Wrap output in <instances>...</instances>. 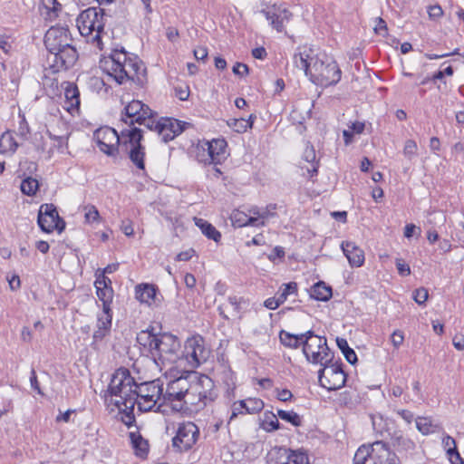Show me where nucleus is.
Here are the masks:
<instances>
[{
    "mask_svg": "<svg viewBox=\"0 0 464 464\" xmlns=\"http://www.w3.org/2000/svg\"><path fill=\"white\" fill-rule=\"evenodd\" d=\"M140 125L145 126L148 130H153L157 133L159 121L155 119V113L152 111L150 115H144V120L137 122Z\"/></svg>",
    "mask_w": 464,
    "mask_h": 464,
    "instance_id": "52",
    "label": "nucleus"
},
{
    "mask_svg": "<svg viewBox=\"0 0 464 464\" xmlns=\"http://www.w3.org/2000/svg\"><path fill=\"white\" fill-rule=\"evenodd\" d=\"M29 133H30L29 125H28L25 118L23 116V118L19 121L18 135L21 136L23 139L26 140Z\"/></svg>",
    "mask_w": 464,
    "mask_h": 464,
    "instance_id": "60",
    "label": "nucleus"
},
{
    "mask_svg": "<svg viewBox=\"0 0 464 464\" xmlns=\"http://www.w3.org/2000/svg\"><path fill=\"white\" fill-rule=\"evenodd\" d=\"M44 6L48 10V15L56 18L62 11V5L57 0H42Z\"/></svg>",
    "mask_w": 464,
    "mask_h": 464,
    "instance_id": "48",
    "label": "nucleus"
},
{
    "mask_svg": "<svg viewBox=\"0 0 464 464\" xmlns=\"http://www.w3.org/2000/svg\"><path fill=\"white\" fill-rule=\"evenodd\" d=\"M39 188V183L37 179L33 178H26L21 183V191L27 195L33 196L36 193Z\"/></svg>",
    "mask_w": 464,
    "mask_h": 464,
    "instance_id": "45",
    "label": "nucleus"
},
{
    "mask_svg": "<svg viewBox=\"0 0 464 464\" xmlns=\"http://www.w3.org/2000/svg\"><path fill=\"white\" fill-rule=\"evenodd\" d=\"M398 457L382 440L361 446L353 457V464H398Z\"/></svg>",
    "mask_w": 464,
    "mask_h": 464,
    "instance_id": "6",
    "label": "nucleus"
},
{
    "mask_svg": "<svg viewBox=\"0 0 464 464\" xmlns=\"http://www.w3.org/2000/svg\"><path fill=\"white\" fill-rule=\"evenodd\" d=\"M78 59V53L72 44L59 49V51H51L47 56V63L53 72L62 70H68L72 67Z\"/></svg>",
    "mask_w": 464,
    "mask_h": 464,
    "instance_id": "17",
    "label": "nucleus"
},
{
    "mask_svg": "<svg viewBox=\"0 0 464 464\" xmlns=\"http://www.w3.org/2000/svg\"><path fill=\"white\" fill-rule=\"evenodd\" d=\"M404 341V334L400 330H395L391 335V342L395 349H398Z\"/></svg>",
    "mask_w": 464,
    "mask_h": 464,
    "instance_id": "58",
    "label": "nucleus"
},
{
    "mask_svg": "<svg viewBox=\"0 0 464 464\" xmlns=\"http://www.w3.org/2000/svg\"><path fill=\"white\" fill-rule=\"evenodd\" d=\"M392 445L399 451L409 452L414 450L415 443L409 438L401 433H395L392 437Z\"/></svg>",
    "mask_w": 464,
    "mask_h": 464,
    "instance_id": "35",
    "label": "nucleus"
},
{
    "mask_svg": "<svg viewBox=\"0 0 464 464\" xmlns=\"http://www.w3.org/2000/svg\"><path fill=\"white\" fill-rule=\"evenodd\" d=\"M160 334H155L149 330L140 331L137 334V343L143 346L152 355V352L154 351V343H158Z\"/></svg>",
    "mask_w": 464,
    "mask_h": 464,
    "instance_id": "31",
    "label": "nucleus"
},
{
    "mask_svg": "<svg viewBox=\"0 0 464 464\" xmlns=\"http://www.w3.org/2000/svg\"><path fill=\"white\" fill-rule=\"evenodd\" d=\"M163 385L164 382L161 379L138 383L136 405L140 411H150L155 407L157 410L160 409L164 403Z\"/></svg>",
    "mask_w": 464,
    "mask_h": 464,
    "instance_id": "7",
    "label": "nucleus"
},
{
    "mask_svg": "<svg viewBox=\"0 0 464 464\" xmlns=\"http://www.w3.org/2000/svg\"><path fill=\"white\" fill-rule=\"evenodd\" d=\"M133 448L139 451L137 454L142 456L148 452V442L140 434L131 432L130 434Z\"/></svg>",
    "mask_w": 464,
    "mask_h": 464,
    "instance_id": "42",
    "label": "nucleus"
},
{
    "mask_svg": "<svg viewBox=\"0 0 464 464\" xmlns=\"http://www.w3.org/2000/svg\"><path fill=\"white\" fill-rule=\"evenodd\" d=\"M182 353L181 362L187 361L191 368H196L208 360L209 350L206 348L204 339L197 335L186 341Z\"/></svg>",
    "mask_w": 464,
    "mask_h": 464,
    "instance_id": "15",
    "label": "nucleus"
},
{
    "mask_svg": "<svg viewBox=\"0 0 464 464\" xmlns=\"http://www.w3.org/2000/svg\"><path fill=\"white\" fill-rule=\"evenodd\" d=\"M254 119H256V116L251 114L248 120H246L244 118L234 119L230 122H228V125L231 128H233L234 130H236L237 132L242 133L246 131L248 129L252 128Z\"/></svg>",
    "mask_w": 464,
    "mask_h": 464,
    "instance_id": "40",
    "label": "nucleus"
},
{
    "mask_svg": "<svg viewBox=\"0 0 464 464\" xmlns=\"http://www.w3.org/2000/svg\"><path fill=\"white\" fill-rule=\"evenodd\" d=\"M72 44V38L68 28L63 26H52L45 34L44 45L48 52Z\"/></svg>",
    "mask_w": 464,
    "mask_h": 464,
    "instance_id": "19",
    "label": "nucleus"
},
{
    "mask_svg": "<svg viewBox=\"0 0 464 464\" xmlns=\"http://www.w3.org/2000/svg\"><path fill=\"white\" fill-rule=\"evenodd\" d=\"M220 380L226 386V392L227 396H233L236 389V376L229 367L223 366V370L220 372Z\"/></svg>",
    "mask_w": 464,
    "mask_h": 464,
    "instance_id": "32",
    "label": "nucleus"
},
{
    "mask_svg": "<svg viewBox=\"0 0 464 464\" xmlns=\"http://www.w3.org/2000/svg\"><path fill=\"white\" fill-rule=\"evenodd\" d=\"M37 222L40 228L46 233H51L54 229L61 233L65 228V222L61 218L44 217L38 215Z\"/></svg>",
    "mask_w": 464,
    "mask_h": 464,
    "instance_id": "27",
    "label": "nucleus"
},
{
    "mask_svg": "<svg viewBox=\"0 0 464 464\" xmlns=\"http://www.w3.org/2000/svg\"><path fill=\"white\" fill-rule=\"evenodd\" d=\"M304 160L311 164V168L307 167V172L313 177L317 173L318 162L316 161V154L313 146L307 145L303 154Z\"/></svg>",
    "mask_w": 464,
    "mask_h": 464,
    "instance_id": "38",
    "label": "nucleus"
},
{
    "mask_svg": "<svg viewBox=\"0 0 464 464\" xmlns=\"http://www.w3.org/2000/svg\"><path fill=\"white\" fill-rule=\"evenodd\" d=\"M200 437L199 428L192 421L178 424L175 436L172 438V448L177 452L191 450Z\"/></svg>",
    "mask_w": 464,
    "mask_h": 464,
    "instance_id": "13",
    "label": "nucleus"
},
{
    "mask_svg": "<svg viewBox=\"0 0 464 464\" xmlns=\"http://www.w3.org/2000/svg\"><path fill=\"white\" fill-rule=\"evenodd\" d=\"M190 388L186 399V404L202 408L215 401L218 396L215 384L208 375H198L196 372H188Z\"/></svg>",
    "mask_w": 464,
    "mask_h": 464,
    "instance_id": "3",
    "label": "nucleus"
},
{
    "mask_svg": "<svg viewBox=\"0 0 464 464\" xmlns=\"http://www.w3.org/2000/svg\"><path fill=\"white\" fill-rule=\"evenodd\" d=\"M96 295L99 300L102 303V307L109 309L113 299V289L112 288H101V286L95 287Z\"/></svg>",
    "mask_w": 464,
    "mask_h": 464,
    "instance_id": "41",
    "label": "nucleus"
},
{
    "mask_svg": "<svg viewBox=\"0 0 464 464\" xmlns=\"http://www.w3.org/2000/svg\"><path fill=\"white\" fill-rule=\"evenodd\" d=\"M195 225L201 230V232L208 238L215 242H218L221 238V234L216 227L207 220L199 218H194Z\"/></svg>",
    "mask_w": 464,
    "mask_h": 464,
    "instance_id": "30",
    "label": "nucleus"
},
{
    "mask_svg": "<svg viewBox=\"0 0 464 464\" xmlns=\"http://www.w3.org/2000/svg\"><path fill=\"white\" fill-rule=\"evenodd\" d=\"M143 136L141 130L136 127L122 130V139L125 140L121 144V149L129 154L131 162L141 170L145 169V149L140 141Z\"/></svg>",
    "mask_w": 464,
    "mask_h": 464,
    "instance_id": "9",
    "label": "nucleus"
},
{
    "mask_svg": "<svg viewBox=\"0 0 464 464\" xmlns=\"http://www.w3.org/2000/svg\"><path fill=\"white\" fill-rule=\"evenodd\" d=\"M227 146L224 139L204 141L197 147V160L204 164H220L227 158Z\"/></svg>",
    "mask_w": 464,
    "mask_h": 464,
    "instance_id": "12",
    "label": "nucleus"
},
{
    "mask_svg": "<svg viewBox=\"0 0 464 464\" xmlns=\"http://www.w3.org/2000/svg\"><path fill=\"white\" fill-rule=\"evenodd\" d=\"M94 285L95 287L101 286V288H112L111 280L102 273L97 275Z\"/></svg>",
    "mask_w": 464,
    "mask_h": 464,
    "instance_id": "57",
    "label": "nucleus"
},
{
    "mask_svg": "<svg viewBox=\"0 0 464 464\" xmlns=\"http://www.w3.org/2000/svg\"><path fill=\"white\" fill-rule=\"evenodd\" d=\"M190 377L188 372L167 382L165 391L163 390V402H184L188 398V392L190 388Z\"/></svg>",
    "mask_w": 464,
    "mask_h": 464,
    "instance_id": "16",
    "label": "nucleus"
},
{
    "mask_svg": "<svg viewBox=\"0 0 464 464\" xmlns=\"http://www.w3.org/2000/svg\"><path fill=\"white\" fill-rule=\"evenodd\" d=\"M175 95L180 101H187L189 96V88L187 85H178L175 87Z\"/></svg>",
    "mask_w": 464,
    "mask_h": 464,
    "instance_id": "59",
    "label": "nucleus"
},
{
    "mask_svg": "<svg viewBox=\"0 0 464 464\" xmlns=\"http://www.w3.org/2000/svg\"><path fill=\"white\" fill-rule=\"evenodd\" d=\"M417 430L423 435L434 433L440 430V425L433 423L429 417H418L415 419Z\"/></svg>",
    "mask_w": 464,
    "mask_h": 464,
    "instance_id": "34",
    "label": "nucleus"
},
{
    "mask_svg": "<svg viewBox=\"0 0 464 464\" xmlns=\"http://www.w3.org/2000/svg\"><path fill=\"white\" fill-rule=\"evenodd\" d=\"M18 147L17 142L10 132H5L0 137V153H14Z\"/></svg>",
    "mask_w": 464,
    "mask_h": 464,
    "instance_id": "37",
    "label": "nucleus"
},
{
    "mask_svg": "<svg viewBox=\"0 0 464 464\" xmlns=\"http://www.w3.org/2000/svg\"><path fill=\"white\" fill-rule=\"evenodd\" d=\"M158 126L157 134L164 142L173 140L183 130L179 121L172 119H162L159 121Z\"/></svg>",
    "mask_w": 464,
    "mask_h": 464,
    "instance_id": "24",
    "label": "nucleus"
},
{
    "mask_svg": "<svg viewBox=\"0 0 464 464\" xmlns=\"http://www.w3.org/2000/svg\"><path fill=\"white\" fill-rule=\"evenodd\" d=\"M94 139L99 149L111 157H116L119 154V150L126 140L122 139V131L119 135L114 129L108 126L96 130Z\"/></svg>",
    "mask_w": 464,
    "mask_h": 464,
    "instance_id": "14",
    "label": "nucleus"
},
{
    "mask_svg": "<svg viewBox=\"0 0 464 464\" xmlns=\"http://www.w3.org/2000/svg\"><path fill=\"white\" fill-rule=\"evenodd\" d=\"M232 71L236 75L244 76L248 74V66L242 63H236Z\"/></svg>",
    "mask_w": 464,
    "mask_h": 464,
    "instance_id": "63",
    "label": "nucleus"
},
{
    "mask_svg": "<svg viewBox=\"0 0 464 464\" xmlns=\"http://www.w3.org/2000/svg\"><path fill=\"white\" fill-rule=\"evenodd\" d=\"M261 13L270 22L271 26L277 32H283L285 24L292 17L291 12L284 5H273Z\"/></svg>",
    "mask_w": 464,
    "mask_h": 464,
    "instance_id": "20",
    "label": "nucleus"
},
{
    "mask_svg": "<svg viewBox=\"0 0 464 464\" xmlns=\"http://www.w3.org/2000/svg\"><path fill=\"white\" fill-rule=\"evenodd\" d=\"M231 221L233 226L242 227L246 226H264L265 222L260 221L258 222V218L255 217H249L245 212L240 210H234L231 214Z\"/></svg>",
    "mask_w": 464,
    "mask_h": 464,
    "instance_id": "29",
    "label": "nucleus"
},
{
    "mask_svg": "<svg viewBox=\"0 0 464 464\" xmlns=\"http://www.w3.org/2000/svg\"><path fill=\"white\" fill-rule=\"evenodd\" d=\"M65 106L68 111L76 110L80 106V92L74 83L66 82L64 88Z\"/></svg>",
    "mask_w": 464,
    "mask_h": 464,
    "instance_id": "28",
    "label": "nucleus"
},
{
    "mask_svg": "<svg viewBox=\"0 0 464 464\" xmlns=\"http://www.w3.org/2000/svg\"><path fill=\"white\" fill-rule=\"evenodd\" d=\"M277 415L272 412L265 413V419L262 423V427L267 431L277 430L280 428V423L277 420Z\"/></svg>",
    "mask_w": 464,
    "mask_h": 464,
    "instance_id": "46",
    "label": "nucleus"
},
{
    "mask_svg": "<svg viewBox=\"0 0 464 464\" xmlns=\"http://www.w3.org/2000/svg\"><path fill=\"white\" fill-rule=\"evenodd\" d=\"M135 382L134 378L130 375V371L125 368L118 369L112 375L108 390L105 393V400L108 401V395L115 394L120 390H124L126 386L130 385Z\"/></svg>",
    "mask_w": 464,
    "mask_h": 464,
    "instance_id": "23",
    "label": "nucleus"
},
{
    "mask_svg": "<svg viewBox=\"0 0 464 464\" xmlns=\"http://www.w3.org/2000/svg\"><path fill=\"white\" fill-rule=\"evenodd\" d=\"M428 296V290L423 287L416 289L413 294L414 301L419 304H423L427 301Z\"/></svg>",
    "mask_w": 464,
    "mask_h": 464,
    "instance_id": "56",
    "label": "nucleus"
},
{
    "mask_svg": "<svg viewBox=\"0 0 464 464\" xmlns=\"http://www.w3.org/2000/svg\"><path fill=\"white\" fill-rule=\"evenodd\" d=\"M302 336H304L303 353L307 361L320 364H323L324 361H329L332 355L325 337L316 335L313 331H307L302 334Z\"/></svg>",
    "mask_w": 464,
    "mask_h": 464,
    "instance_id": "8",
    "label": "nucleus"
},
{
    "mask_svg": "<svg viewBox=\"0 0 464 464\" xmlns=\"http://www.w3.org/2000/svg\"><path fill=\"white\" fill-rule=\"evenodd\" d=\"M268 464H309L308 456L299 450L275 447L267 454Z\"/></svg>",
    "mask_w": 464,
    "mask_h": 464,
    "instance_id": "18",
    "label": "nucleus"
},
{
    "mask_svg": "<svg viewBox=\"0 0 464 464\" xmlns=\"http://www.w3.org/2000/svg\"><path fill=\"white\" fill-rule=\"evenodd\" d=\"M372 423L373 430L381 437H384L385 433L388 432L386 420L381 415L372 416Z\"/></svg>",
    "mask_w": 464,
    "mask_h": 464,
    "instance_id": "47",
    "label": "nucleus"
},
{
    "mask_svg": "<svg viewBox=\"0 0 464 464\" xmlns=\"http://www.w3.org/2000/svg\"><path fill=\"white\" fill-rule=\"evenodd\" d=\"M297 293V284L295 282H290L288 284H283L278 293L276 294L279 302L282 304L287 299L290 295H295Z\"/></svg>",
    "mask_w": 464,
    "mask_h": 464,
    "instance_id": "44",
    "label": "nucleus"
},
{
    "mask_svg": "<svg viewBox=\"0 0 464 464\" xmlns=\"http://www.w3.org/2000/svg\"><path fill=\"white\" fill-rule=\"evenodd\" d=\"M97 319H99V321L104 322L105 324H111V320H112L111 307H109L108 310L105 309L104 307H102V312L98 314Z\"/></svg>",
    "mask_w": 464,
    "mask_h": 464,
    "instance_id": "62",
    "label": "nucleus"
},
{
    "mask_svg": "<svg viewBox=\"0 0 464 464\" xmlns=\"http://www.w3.org/2000/svg\"><path fill=\"white\" fill-rule=\"evenodd\" d=\"M418 146L413 140H407L403 147V155L412 160L417 156Z\"/></svg>",
    "mask_w": 464,
    "mask_h": 464,
    "instance_id": "51",
    "label": "nucleus"
},
{
    "mask_svg": "<svg viewBox=\"0 0 464 464\" xmlns=\"http://www.w3.org/2000/svg\"><path fill=\"white\" fill-rule=\"evenodd\" d=\"M324 367L318 372L320 385L328 391H336L344 386L346 374L342 367V362H333V356L329 361H324Z\"/></svg>",
    "mask_w": 464,
    "mask_h": 464,
    "instance_id": "11",
    "label": "nucleus"
},
{
    "mask_svg": "<svg viewBox=\"0 0 464 464\" xmlns=\"http://www.w3.org/2000/svg\"><path fill=\"white\" fill-rule=\"evenodd\" d=\"M396 267L401 276H409L411 274L409 265L405 264L401 259L396 260Z\"/></svg>",
    "mask_w": 464,
    "mask_h": 464,
    "instance_id": "64",
    "label": "nucleus"
},
{
    "mask_svg": "<svg viewBox=\"0 0 464 464\" xmlns=\"http://www.w3.org/2000/svg\"><path fill=\"white\" fill-rule=\"evenodd\" d=\"M341 248L351 266L360 267L364 263V252L354 242L343 241Z\"/></svg>",
    "mask_w": 464,
    "mask_h": 464,
    "instance_id": "25",
    "label": "nucleus"
},
{
    "mask_svg": "<svg viewBox=\"0 0 464 464\" xmlns=\"http://www.w3.org/2000/svg\"><path fill=\"white\" fill-rule=\"evenodd\" d=\"M125 113L121 120L131 127L140 120H144V115H150L152 110L140 101L133 100L124 108Z\"/></svg>",
    "mask_w": 464,
    "mask_h": 464,
    "instance_id": "21",
    "label": "nucleus"
},
{
    "mask_svg": "<svg viewBox=\"0 0 464 464\" xmlns=\"http://www.w3.org/2000/svg\"><path fill=\"white\" fill-rule=\"evenodd\" d=\"M279 339L283 345L289 348H298L303 343L304 336L301 334H293L285 330L279 333Z\"/></svg>",
    "mask_w": 464,
    "mask_h": 464,
    "instance_id": "36",
    "label": "nucleus"
},
{
    "mask_svg": "<svg viewBox=\"0 0 464 464\" xmlns=\"http://www.w3.org/2000/svg\"><path fill=\"white\" fill-rule=\"evenodd\" d=\"M310 295L318 301H328L332 297V288L320 281L311 288Z\"/></svg>",
    "mask_w": 464,
    "mask_h": 464,
    "instance_id": "33",
    "label": "nucleus"
},
{
    "mask_svg": "<svg viewBox=\"0 0 464 464\" xmlns=\"http://www.w3.org/2000/svg\"><path fill=\"white\" fill-rule=\"evenodd\" d=\"M336 343L338 348L342 351L346 361L351 364H354L357 362V355L355 352L349 347L347 341L343 338H337Z\"/></svg>",
    "mask_w": 464,
    "mask_h": 464,
    "instance_id": "39",
    "label": "nucleus"
},
{
    "mask_svg": "<svg viewBox=\"0 0 464 464\" xmlns=\"http://www.w3.org/2000/svg\"><path fill=\"white\" fill-rule=\"evenodd\" d=\"M277 416L281 420L287 421L295 427L300 426L302 423L301 417L294 411L278 410Z\"/></svg>",
    "mask_w": 464,
    "mask_h": 464,
    "instance_id": "43",
    "label": "nucleus"
},
{
    "mask_svg": "<svg viewBox=\"0 0 464 464\" xmlns=\"http://www.w3.org/2000/svg\"><path fill=\"white\" fill-rule=\"evenodd\" d=\"M181 344L179 339L170 334H161L158 343H154L152 358L157 365L165 367L174 363L181 365Z\"/></svg>",
    "mask_w": 464,
    "mask_h": 464,
    "instance_id": "5",
    "label": "nucleus"
},
{
    "mask_svg": "<svg viewBox=\"0 0 464 464\" xmlns=\"http://www.w3.org/2000/svg\"><path fill=\"white\" fill-rule=\"evenodd\" d=\"M342 72L337 63L325 53L317 54L312 64L310 80L320 86L328 87L337 84Z\"/></svg>",
    "mask_w": 464,
    "mask_h": 464,
    "instance_id": "4",
    "label": "nucleus"
},
{
    "mask_svg": "<svg viewBox=\"0 0 464 464\" xmlns=\"http://www.w3.org/2000/svg\"><path fill=\"white\" fill-rule=\"evenodd\" d=\"M442 444H443L444 449L447 451V454L457 450L456 441L450 435H447L443 438Z\"/></svg>",
    "mask_w": 464,
    "mask_h": 464,
    "instance_id": "61",
    "label": "nucleus"
},
{
    "mask_svg": "<svg viewBox=\"0 0 464 464\" xmlns=\"http://www.w3.org/2000/svg\"><path fill=\"white\" fill-rule=\"evenodd\" d=\"M100 66L118 84L127 82L142 84L145 81L146 68L143 63L123 48L113 49L108 56L101 60Z\"/></svg>",
    "mask_w": 464,
    "mask_h": 464,
    "instance_id": "1",
    "label": "nucleus"
},
{
    "mask_svg": "<svg viewBox=\"0 0 464 464\" xmlns=\"http://www.w3.org/2000/svg\"><path fill=\"white\" fill-rule=\"evenodd\" d=\"M76 22L80 34L99 50H102V35L105 25L103 9L89 7L79 14Z\"/></svg>",
    "mask_w": 464,
    "mask_h": 464,
    "instance_id": "2",
    "label": "nucleus"
},
{
    "mask_svg": "<svg viewBox=\"0 0 464 464\" xmlns=\"http://www.w3.org/2000/svg\"><path fill=\"white\" fill-rule=\"evenodd\" d=\"M264 408V402L262 400L257 398L247 399L246 413H256L260 411Z\"/></svg>",
    "mask_w": 464,
    "mask_h": 464,
    "instance_id": "54",
    "label": "nucleus"
},
{
    "mask_svg": "<svg viewBox=\"0 0 464 464\" xmlns=\"http://www.w3.org/2000/svg\"><path fill=\"white\" fill-rule=\"evenodd\" d=\"M136 298L149 305H158L160 300L158 296V288L154 285L141 284L136 286Z\"/></svg>",
    "mask_w": 464,
    "mask_h": 464,
    "instance_id": "26",
    "label": "nucleus"
},
{
    "mask_svg": "<svg viewBox=\"0 0 464 464\" xmlns=\"http://www.w3.org/2000/svg\"><path fill=\"white\" fill-rule=\"evenodd\" d=\"M85 222L91 224L100 220V214L93 205H87L83 208Z\"/></svg>",
    "mask_w": 464,
    "mask_h": 464,
    "instance_id": "50",
    "label": "nucleus"
},
{
    "mask_svg": "<svg viewBox=\"0 0 464 464\" xmlns=\"http://www.w3.org/2000/svg\"><path fill=\"white\" fill-rule=\"evenodd\" d=\"M138 383L134 382L130 385L126 386L124 390L116 392L115 394L108 395V401L111 404H114L116 408L125 413L123 421L127 425H130L134 420L133 410L137 402Z\"/></svg>",
    "mask_w": 464,
    "mask_h": 464,
    "instance_id": "10",
    "label": "nucleus"
},
{
    "mask_svg": "<svg viewBox=\"0 0 464 464\" xmlns=\"http://www.w3.org/2000/svg\"><path fill=\"white\" fill-rule=\"evenodd\" d=\"M38 215L44 217L60 218L56 208L53 204H44L40 207Z\"/></svg>",
    "mask_w": 464,
    "mask_h": 464,
    "instance_id": "55",
    "label": "nucleus"
},
{
    "mask_svg": "<svg viewBox=\"0 0 464 464\" xmlns=\"http://www.w3.org/2000/svg\"><path fill=\"white\" fill-rule=\"evenodd\" d=\"M316 55L311 47L299 46L293 55V63L296 68L304 71L305 75L309 76Z\"/></svg>",
    "mask_w": 464,
    "mask_h": 464,
    "instance_id": "22",
    "label": "nucleus"
},
{
    "mask_svg": "<svg viewBox=\"0 0 464 464\" xmlns=\"http://www.w3.org/2000/svg\"><path fill=\"white\" fill-rule=\"evenodd\" d=\"M427 222L432 228L434 227H440L446 222V216L441 211H432L429 213Z\"/></svg>",
    "mask_w": 464,
    "mask_h": 464,
    "instance_id": "49",
    "label": "nucleus"
},
{
    "mask_svg": "<svg viewBox=\"0 0 464 464\" xmlns=\"http://www.w3.org/2000/svg\"><path fill=\"white\" fill-rule=\"evenodd\" d=\"M243 299L237 296H229L227 299L228 304L231 306L232 311L230 312L232 316L241 317V304Z\"/></svg>",
    "mask_w": 464,
    "mask_h": 464,
    "instance_id": "53",
    "label": "nucleus"
}]
</instances>
